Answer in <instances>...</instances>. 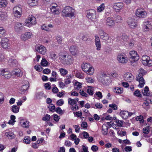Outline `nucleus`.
I'll use <instances>...</instances> for the list:
<instances>
[{
    "instance_id": "f257e3e1",
    "label": "nucleus",
    "mask_w": 152,
    "mask_h": 152,
    "mask_svg": "<svg viewBox=\"0 0 152 152\" xmlns=\"http://www.w3.org/2000/svg\"><path fill=\"white\" fill-rule=\"evenodd\" d=\"M139 72L138 75L136 76V80L139 82V87L141 88L145 84V81L143 78V76L146 74V72L143 69L140 68L139 69Z\"/></svg>"
},
{
    "instance_id": "f03ea898",
    "label": "nucleus",
    "mask_w": 152,
    "mask_h": 152,
    "mask_svg": "<svg viewBox=\"0 0 152 152\" xmlns=\"http://www.w3.org/2000/svg\"><path fill=\"white\" fill-rule=\"evenodd\" d=\"M75 10L72 7L67 6L65 7L62 11L63 16L72 17L75 15Z\"/></svg>"
},
{
    "instance_id": "7ed1b4c3",
    "label": "nucleus",
    "mask_w": 152,
    "mask_h": 152,
    "mask_svg": "<svg viewBox=\"0 0 152 152\" xmlns=\"http://www.w3.org/2000/svg\"><path fill=\"white\" fill-rule=\"evenodd\" d=\"M59 58L62 64L64 65H71L73 62L74 58L71 56L67 57L66 55L61 54L59 55Z\"/></svg>"
},
{
    "instance_id": "20e7f679",
    "label": "nucleus",
    "mask_w": 152,
    "mask_h": 152,
    "mask_svg": "<svg viewBox=\"0 0 152 152\" xmlns=\"http://www.w3.org/2000/svg\"><path fill=\"white\" fill-rule=\"evenodd\" d=\"M98 79L104 85H108L111 81L110 77L103 72H101V75L98 76Z\"/></svg>"
},
{
    "instance_id": "39448f33",
    "label": "nucleus",
    "mask_w": 152,
    "mask_h": 152,
    "mask_svg": "<svg viewBox=\"0 0 152 152\" xmlns=\"http://www.w3.org/2000/svg\"><path fill=\"white\" fill-rule=\"evenodd\" d=\"M81 68L83 70L88 74L92 75L94 73V68L89 64L83 62Z\"/></svg>"
},
{
    "instance_id": "423d86ee",
    "label": "nucleus",
    "mask_w": 152,
    "mask_h": 152,
    "mask_svg": "<svg viewBox=\"0 0 152 152\" xmlns=\"http://www.w3.org/2000/svg\"><path fill=\"white\" fill-rule=\"evenodd\" d=\"M129 55L130 57L129 60L132 63L137 61L139 59V56L138 55L135 51H130L129 52Z\"/></svg>"
},
{
    "instance_id": "0eeeda50",
    "label": "nucleus",
    "mask_w": 152,
    "mask_h": 152,
    "mask_svg": "<svg viewBox=\"0 0 152 152\" xmlns=\"http://www.w3.org/2000/svg\"><path fill=\"white\" fill-rule=\"evenodd\" d=\"M96 11L94 10L90 9L86 12V17L89 19L94 21L96 18Z\"/></svg>"
},
{
    "instance_id": "6e6552de",
    "label": "nucleus",
    "mask_w": 152,
    "mask_h": 152,
    "mask_svg": "<svg viewBox=\"0 0 152 152\" xmlns=\"http://www.w3.org/2000/svg\"><path fill=\"white\" fill-rule=\"evenodd\" d=\"M11 72L6 69H0V75L7 79H9L12 77Z\"/></svg>"
},
{
    "instance_id": "1a4fd4ad",
    "label": "nucleus",
    "mask_w": 152,
    "mask_h": 152,
    "mask_svg": "<svg viewBox=\"0 0 152 152\" xmlns=\"http://www.w3.org/2000/svg\"><path fill=\"white\" fill-rule=\"evenodd\" d=\"M142 63L145 66H152V60L150 59V57L146 55H143L142 58Z\"/></svg>"
},
{
    "instance_id": "9d476101",
    "label": "nucleus",
    "mask_w": 152,
    "mask_h": 152,
    "mask_svg": "<svg viewBox=\"0 0 152 152\" xmlns=\"http://www.w3.org/2000/svg\"><path fill=\"white\" fill-rule=\"evenodd\" d=\"M117 59L118 62L122 64H126L127 62L128 59L124 53H120L118 55Z\"/></svg>"
},
{
    "instance_id": "9b49d317",
    "label": "nucleus",
    "mask_w": 152,
    "mask_h": 152,
    "mask_svg": "<svg viewBox=\"0 0 152 152\" xmlns=\"http://www.w3.org/2000/svg\"><path fill=\"white\" fill-rule=\"evenodd\" d=\"M21 6L20 5L14 7L13 9V13L15 16L20 17L22 13Z\"/></svg>"
},
{
    "instance_id": "f8f14e48",
    "label": "nucleus",
    "mask_w": 152,
    "mask_h": 152,
    "mask_svg": "<svg viewBox=\"0 0 152 152\" xmlns=\"http://www.w3.org/2000/svg\"><path fill=\"white\" fill-rule=\"evenodd\" d=\"M136 15L138 17L144 18L146 17L147 13L143 10L138 9L136 11Z\"/></svg>"
},
{
    "instance_id": "ddd939ff",
    "label": "nucleus",
    "mask_w": 152,
    "mask_h": 152,
    "mask_svg": "<svg viewBox=\"0 0 152 152\" xmlns=\"http://www.w3.org/2000/svg\"><path fill=\"white\" fill-rule=\"evenodd\" d=\"M127 23L129 26L131 28H135L137 26L136 20L133 18H128Z\"/></svg>"
},
{
    "instance_id": "4468645a",
    "label": "nucleus",
    "mask_w": 152,
    "mask_h": 152,
    "mask_svg": "<svg viewBox=\"0 0 152 152\" xmlns=\"http://www.w3.org/2000/svg\"><path fill=\"white\" fill-rule=\"evenodd\" d=\"M33 36V34L31 32H27L23 34L20 36L21 39L24 41H26L31 38Z\"/></svg>"
},
{
    "instance_id": "2eb2a0df",
    "label": "nucleus",
    "mask_w": 152,
    "mask_h": 152,
    "mask_svg": "<svg viewBox=\"0 0 152 152\" xmlns=\"http://www.w3.org/2000/svg\"><path fill=\"white\" fill-rule=\"evenodd\" d=\"M8 39L6 38L2 39L1 42V46L4 49L9 48L10 46V44L8 42Z\"/></svg>"
},
{
    "instance_id": "dca6fc26",
    "label": "nucleus",
    "mask_w": 152,
    "mask_h": 152,
    "mask_svg": "<svg viewBox=\"0 0 152 152\" xmlns=\"http://www.w3.org/2000/svg\"><path fill=\"white\" fill-rule=\"evenodd\" d=\"M36 50L40 54L45 55L47 51L46 48L42 45H39L35 48Z\"/></svg>"
},
{
    "instance_id": "f3484780",
    "label": "nucleus",
    "mask_w": 152,
    "mask_h": 152,
    "mask_svg": "<svg viewBox=\"0 0 152 152\" xmlns=\"http://www.w3.org/2000/svg\"><path fill=\"white\" fill-rule=\"evenodd\" d=\"M19 123L21 126L25 128H28L29 126V122L23 118L20 117L19 118Z\"/></svg>"
},
{
    "instance_id": "a211bd4d",
    "label": "nucleus",
    "mask_w": 152,
    "mask_h": 152,
    "mask_svg": "<svg viewBox=\"0 0 152 152\" xmlns=\"http://www.w3.org/2000/svg\"><path fill=\"white\" fill-rule=\"evenodd\" d=\"M69 50L71 53L75 56H76L78 55L79 52L75 46H71L69 48Z\"/></svg>"
},
{
    "instance_id": "6ab92c4d",
    "label": "nucleus",
    "mask_w": 152,
    "mask_h": 152,
    "mask_svg": "<svg viewBox=\"0 0 152 152\" xmlns=\"http://www.w3.org/2000/svg\"><path fill=\"white\" fill-rule=\"evenodd\" d=\"M124 78L125 80L128 82H131L134 79V77L131 73L127 72L124 75Z\"/></svg>"
},
{
    "instance_id": "aec40b11",
    "label": "nucleus",
    "mask_w": 152,
    "mask_h": 152,
    "mask_svg": "<svg viewBox=\"0 0 152 152\" xmlns=\"http://www.w3.org/2000/svg\"><path fill=\"white\" fill-rule=\"evenodd\" d=\"M12 76H17L18 77L21 76L23 73L20 69H16L13 70L11 72Z\"/></svg>"
},
{
    "instance_id": "412c9836",
    "label": "nucleus",
    "mask_w": 152,
    "mask_h": 152,
    "mask_svg": "<svg viewBox=\"0 0 152 152\" xmlns=\"http://www.w3.org/2000/svg\"><path fill=\"white\" fill-rule=\"evenodd\" d=\"M36 18L33 16H29L28 18L25 20V22L26 23H29L31 25H34L36 24Z\"/></svg>"
},
{
    "instance_id": "4be33fe9",
    "label": "nucleus",
    "mask_w": 152,
    "mask_h": 152,
    "mask_svg": "<svg viewBox=\"0 0 152 152\" xmlns=\"http://www.w3.org/2000/svg\"><path fill=\"white\" fill-rule=\"evenodd\" d=\"M106 25L109 28H112L114 26L115 23L111 17H109L107 19L106 21Z\"/></svg>"
},
{
    "instance_id": "5701e85b",
    "label": "nucleus",
    "mask_w": 152,
    "mask_h": 152,
    "mask_svg": "<svg viewBox=\"0 0 152 152\" xmlns=\"http://www.w3.org/2000/svg\"><path fill=\"white\" fill-rule=\"evenodd\" d=\"M124 7V5L122 3H114L113 5V7L115 11L118 12L120 10L123 9Z\"/></svg>"
},
{
    "instance_id": "b1692460",
    "label": "nucleus",
    "mask_w": 152,
    "mask_h": 152,
    "mask_svg": "<svg viewBox=\"0 0 152 152\" xmlns=\"http://www.w3.org/2000/svg\"><path fill=\"white\" fill-rule=\"evenodd\" d=\"M95 45L96 47V49L98 50H101V45L99 37L97 35L95 36Z\"/></svg>"
},
{
    "instance_id": "393cba45",
    "label": "nucleus",
    "mask_w": 152,
    "mask_h": 152,
    "mask_svg": "<svg viewBox=\"0 0 152 152\" xmlns=\"http://www.w3.org/2000/svg\"><path fill=\"white\" fill-rule=\"evenodd\" d=\"M99 34L101 38L103 40L106 41L108 39L109 36L103 30H100L99 31Z\"/></svg>"
},
{
    "instance_id": "a878e982",
    "label": "nucleus",
    "mask_w": 152,
    "mask_h": 152,
    "mask_svg": "<svg viewBox=\"0 0 152 152\" xmlns=\"http://www.w3.org/2000/svg\"><path fill=\"white\" fill-rule=\"evenodd\" d=\"M74 77V75L72 74H69L66 77V78L64 80V83L67 85L70 84Z\"/></svg>"
},
{
    "instance_id": "bb28decb",
    "label": "nucleus",
    "mask_w": 152,
    "mask_h": 152,
    "mask_svg": "<svg viewBox=\"0 0 152 152\" xmlns=\"http://www.w3.org/2000/svg\"><path fill=\"white\" fill-rule=\"evenodd\" d=\"M18 62L16 60L13 59H10L8 61V64L11 66L15 67L18 65Z\"/></svg>"
},
{
    "instance_id": "cd10ccee",
    "label": "nucleus",
    "mask_w": 152,
    "mask_h": 152,
    "mask_svg": "<svg viewBox=\"0 0 152 152\" xmlns=\"http://www.w3.org/2000/svg\"><path fill=\"white\" fill-rule=\"evenodd\" d=\"M23 28L22 23L17 22L15 23V29L16 31H18L22 29Z\"/></svg>"
},
{
    "instance_id": "c85d7f7f",
    "label": "nucleus",
    "mask_w": 152,
    "mask_h": 152,
    "mask_svg": "<svg viewBox=\"0 0 152 152\" xmlns=\"http://www.w3.org/2000/svg\"><path fill=\"white\" fill-rule=\"evenodd\" d=\"M20 107L15 104L12 105L10 108V110L11 111L15 113H18Z\"/></svg>"
},
{
    "instance_id": "c756f323",
    "label": "nucleus",
    "mask_w": 152,
    "mask_h": 152,
    "mask_svg": "<svg viewBox=\"0 0 152 152\" xmlns=\"http://www.w3.org/2000/svg\"><path fill=\"white\" fill-rule=\"evenodd\" d=\"M78 99H79L77 98H76L74 99L69 98L68 99V104L72 105L76 104L78 101Z\"/></svg>"
},
{
    "instance_id": "7c9ffc66",
    "label": "nucleus",
    "mask_w": 152,
    "mask_h": 152,
    "mask_svg": "<svg viewBox=\"0 0 152 152\" xmlns=\"http://www.w3.org/2000/svg\"><path fill=\"white\" fill-rule=\"evenodd\" d=\"M5 135L9 138L12 139L15 138V135L13 132L11 131H9L5 133Z\"/></svg>"
},
{
    "instance_id": "2f4dec72",
    "label": "nucleus",
    "mask_w": 152,
    "mask_h": 152,
    "mask_svg": "<svg viewBox=\"0 0 152 152\" xmlns=\"http://www.w3.org/2000/svg\"><path fill=\"white\" fill-rule=\"evenodd\" d=\"M7 16V14L6 12L0 10V20H4Z\"/></svg>"
},
{
    "instance_id": "473e14b6",
    "label": "nucleus",
    "mask_w": 152,
    "mask_h": 152,
    "mask_svg": "<svg viewBox=\"0 0 152 152\" xmlns=\"http://www.w3.org/2000/svg\"><path fill=\"white\" fill-rule=\"evenodd\" d=\"M88 88L87 90V93L90 95H92L94 94V89L91 86H88Z\"/></svg>"
},
{
    "instance_id": "72a5a7b5",
    "label": "nucleus",
    "mask_w": 152,
    "mask_h": 152,
    "mask_svg": "<svg viewBox=\"0 0 152 152\" xmlns=\"http://www.w3.org/2000/svg\"><path fill=\"white\" fill-rule=\"evenodd\" d=\"M108 127L106 125L103 124L102 126V132L103 135H106L107 133Z\"/></svg>"
},
{
    "instance_id": "f704fd0d",
    "label": "nucleus",
    "mask_w": 152,
    "mask_h": 152,
    "mask_svg": "<svg viewBox=\"0 0 152 152\" xmlns=\"http://www.w3.org/2000/svg\"><path fill=\"white\" fill-rule=\"evenodd\" d=\"M121 116L124 119H126L128 118V112L125 111H121L120 113Z\"/></svg>"
},
{
    "instance_id": "c9c22d12",
    "label": "nucleus",
    "mask_w": 152,
    "mask_h": 152,
    "mask_svg": "<svg viewBox=\"0 0 152 152\" xmlns=\"http://www.w3.org/2000/svg\"><path fill=\"white\" fill-rule=\"evenodd\" d=\"M28 3L31 6H34L37 5V0H28Z\"/></svg>"
},
{
    "instance_id": "e433bc0d",
    "label": "nucleus",
    "mask_w": 152,
    "mask_h": 152,
    "mask_svg": "<svg viewBox=\"0 0 152 152\" xmlns=\"http://www.w3.org/2000/svg\"><path fill=\"white\" fill-rule=\"evenodd\" d=\"M7 4L6 0H0V7H5L7 6Z\"/></svg>"
},
{
    "instance_id": "4c0bfd02",
    "label": "nucleus",
    "mask_w": 152,
    "mask_h": 152,
    "mask_svg": "<svg viewBox=\"0 0 152 152\" xmlns=\"http://www.w3.org/2000/svg\"><path fill=\"white\" fill-rule=\"evenodd\" d=\"M149 91V89L148 87L147 86H146L145 87L144 89L142 90V92L144 95L149 96V93L148 92Z\"/></svg>"
},
{
    "instance_id": "58836bf2",
    "label": "nucleus",
    "mask_w": 152,
    "mask_h": 152,
    "mask_svg": "<svg viewBox=\"0 0 152 152\" xmlns=\"http://www.w3.org/2000/svg\"><path fill=\"white\" fill-rule=\"evenodd\" d=\"M59 71L61 74L62 76H65L68 73V71L67 70L63 68H60Z\"/></svg>"
},
{
    "instance_id": "ea45409f",
    "label": "nucleus",
    "mask_w": 152,
    "mask_h": 152,
    "mask_svg": "<svg viewBox=\"0 0 152 152\" xmlns=\"http://www.w3.org/2000/svg\"><path fill=\"white\" fill-rule=\"evenodd\" d=\"M114 91L116 93L121 94L123 92V88L121 87H117L114 88Z\"/></svg>"
},
{
    "instance_id": "a19ab883",
    "label": "nucleus",
    "mask_w": 152,
    "mask_h": 152,
    "mask_svg": "<svg viewBox=\"0 0 152 152\" xmlns=\"http://www.w3.org/2000/svg\"><path fill=\"white\" fill-rule=\"evenodd\" d=\"M82 87V84L81 83L78 82H76L75 83L74 86V88L77 90H79Z\"/></svg>"
},
{
    "instance_id": "79ce46f5",
    "label": "nucleus",
    "mask_w": 152,
    "mask_h": 152,
    "mask_svg": "<svg viewBox=\"0 0 152 152\" xmlns=\"http://www.w3.org/2000/svg\"><path fill=\"white\" fill-rule=\"evenodd\" d=\"M49 56L50 58L53 61L56 59L57 57L56 54L53 52L50 53Z\"/></svg>"
},
{
    "instance_id": "37998d69",
    "label": "nucleus",
    "mask_w": 152,
    "mask_h": 152,
    "mask_svg": "<svg viewBox=\"0 0 152 152\" xmlns=\"http://www.w3.org/2000/svg\"><path fill=\"white\" fill-rule=\"evenodd\" d=\"M48 62L47 60L44 58H43L41 61V65L43 66H47Z\"/></svg>"
},
{
    "instance_id": "c03bdc74",
    "label": "nucleus",
    "mask_w": 152,
    "mask_h": 152,
    "mask_svg": "<svg viewBox=\"0 0 152 152\" xmlns=\"http://www.w3.org/2000/svg\"><path fill=\"white\" fill-rule=\"evenodd\" d=\"M24 143L26 144H29L31 142V138L29 136H26L24 137L23 140Z\"/></svg>"
},
{
    "instance_id": "a18cd8bd",
    "label": "nucleus",
    "mask_w": 152,
    "mask_h": 152,
    "mask_svg": "<svg viewBox=\"0 0 152 152\" xmlns=\"http://www.w3.org/2000/svg\"><path fill=\"white\" fill-rule=\"evenodd\" d=\"M43 96L44 93L42 92H38L36 94V96L38 99H41Z\"/></svg>"
},
{
    "instance_id": "49530a36",
    "label": "nucleus",
    "mask_w": 152,
    "mask_h": 152,
    "mask_svg": "<svg viewBox=\"0 0 152 152\" xmlns=\"http://www.w3.org/2000/svg\"><path fill=\"white\" fill-rule=\"evenodd\" d=\"M104 8V4H102L98 7L97 9V11L98 12H100L103 10Z\"/></svg>"
},
{
    "instance_id": "de8ad7c7",
    "label": "nucleus",
    "mask_w": 152,
    "mask_h": 152,
    "mask_svg": "<svg viewBox=\"0 0 152 152\" xmlns=\"http://www.w3.org/2000/svg\"><path fill=\"white\" fill-rule=\"evenodd\" d=\"M48 107L50 111L53 112L55 111V107L53 104H50Z\"/></svg>"
},
{
    "instance_id": "09e8293b",
    "label": "nucleus",
    "mask_w": 152,
    "mask_h": 152,
    "mask_svg": "<svg viewBox=\"0 0 152 152\" xmlns=\"http://www.w3.org/2000/svg\"><path fill=\"white\" fill-rule=\"evenodd\" d=\"M50 118V116L48 114H46L45 116L43 117L42 118V120L46 121H49Z\"/></svg>"
},
{
    "instance_id": "8fccbe9b",
    "label": "nucleus",
    "mask_w": 152,
    "mask_h": 152,
    "mask_svg": "<svg viewBox=\"0 0 152 152\" xmlns=\"http://www.w3.org/2000/svg\"><path fill=\"white\" fill-rule=\"evenodd\" d=\"M56 40L59 44H61L63 41L62 37L60 35L57 36L56 37Z\"/></svg>"
},
{
    "instance_id": "3c124183",
    "label": "nucleus",
    "mask_w": 152,
    "mask_h": 152,
    "mask_svg": "<svg viewBox=\"0 0 152 152\" xmlns=\"http://www.w3.org/2000/svg\"><path fill=\"white\" fill-rule=\"evenodd\" d=\"M5 30L3 27H0V38L4 35Z\"/></svg>"
},
{
    "instance_id": "603ef678",
    "label": "nucleus",
    "mask_w": 152,
    "mask_h": 152,
    "mask_svg": "<svg viewBox=\"0 0 152 152\" xmlns=\"http://www.w3.org/2000/svg\"><path fill=\"white\" fill-rule=\"evenodd\" d=\"M136 120L137 121H139L141 123H143L144 122L143 117L142 115L137 116L136 118Z\"/></svg>"
},
{
    "instance_id": "864d4df0",
    "label": "nucleus",
    "mask_w": 152,
    "mask_h": 152,
    "mask_svg": "<svg viewBox=\"0 0 152 152\" xmlns=\"http://www.w3.org/2000/svg\"><path fill=\"white\" fill-rule=\"evenodd\" d=\"M4 99V96L3 94L0 91V103H3Z\"/></svg>"
},
{
    "instance_id": "5fc2aeb1",
    "label": "nucleus",
    "mask_w": 152,
    "mask_h": 152,
    "mask_svg": "<svg viewBox=\"0 0 152 152\" xmlns=\"http://www.w3.org/2000/svg\"><path fill=\"white\" fill-rule=\"evenodd\" d=\"M134 94L135 96L139 97H140L142 96V95L140 94V92L138 89L135 91L134 93Z\"/></svg>"
},
{
    "instance_id": "6e6d98bb",
    "label": "nucleus",
    "mask_w": 152,
    "mask_h": 152,
    "mask_svg": "<svg viewBox=\"0 0 152 152\" xmlns=\"http://www.w3.org/2000/svg\"><path fill=\"white\" fill-rule=\"evenodd\" d=\"M55 111L61 115H62L63 112L62 110L59 107H57Z\"/></svg>"
},
{
    "instance_id": "4d7b16f0",
    "label": "nucleus",
    "mask_w": 152,
    "mask_h": 152,
    "mask_svg": "<svg viewBox=\"0 0 152 152\" xmlns=\"http://www.w3.org/2000/svg\"><path fill=\"white\" fill-rule=\"evenodd\" d=\"M74 114L75 117H81L82 115V113L80 111L74 112Z\"/></svg>"
},
{
    "instance_id": "13d9d810",
    "label": "nucleus",
    "mask_w": 152,
    "mask_h": 152,
    "mask_svg": "<svg viewBox=\"0 0 152 152\" xmlns=\"http://www.w3.org/2000/svg\"><path fill=\"white\" fill-rule=\"evenodd\" d=\"M64 100L62 99H60L57 101L56 104L58 105L61 106L64 104Z\"/></svg>"
},
{
    "instance_id": "bf43d9fd",
    "label": "nucleus",
    "mask_w": 152,
    "mask_h": 152,
    "mask_svg": "<svg viewBox=\"0 0 152 152\" xmlns=\"http://www.w3.org/2000/svg\"><path fill=\"white\" fill-rule=\"evenodd\" d=\"M79 93L80 94L83 96L87 97L88 96L87 94L83 90H80Z\"/></svg>"
},
{
    "instance_id": "052dcab7",
    "label": "nucleus",
    "mask_w": 152,
    "mask_h": 152,
    "mask_svg": "<svg viewBox=\"0 0 152 152\" xmlns=\"http://www.w3.org/2000/svg\"><path fill=\"white\" fill-rule=\"evenodd\" d=\"M50 10L54 14L57 15L59 13L58 10H57L56 8H53L50 9Z\"/></svg>"
},
{
    "instance_id": "680f3d73",
    "label": "nucleus",
    "mask_w": 152,
    "mask_h": 152,
    "mask_svg": "<svg viewBox=\"0 0 152 152\" xmlns=\"http://www.w3.org/2000/svg\"><path fill=\"white\" fill-rule=\"evenodd\" d=\"M83 152H89L88 151V147L84 145H82V146Z\"/></svg>"
},
{
    "instance_id": "e2e57ef3",
    "label": "nucleus",
    "mask_w": 152,
    "mask_h": 152,
    "mask_svg": "<svg viewBox=\"0 0 152 152\" xmlns=\"http://www.w3.org/2000/svg\"><path fill=\"white\" fill-rule=\"evenodd\" d=\"M85 79L86 81L88 83H92L94 81L93 80L91 77H87L85 78Z\"/></svg>"
},
{
    "instance_id": "0e129e2a",
    "label": "nucleus",
    "mask_w": 152,
    "mask_h": 152,
    "mask_svg": "<svg viewBox=\"0 0 152 152\" xmlns=\"http://www.w3.org/2000/svg\"><path fill=\"white\" fill-rule=\"evenodd\" d=\"M53 115L54 120L56 122L58 121L60 118V117L56 114H53Z\"/></svg>"
},
{
    "instance_id": "69168bd1",
    "label": "nucleus",
    "mask_w": 152,
    "mask_h": 152,
    "mask_svg": "<svg viewBox=\"0 0 152 152\" xmlns=\"http://www.w3.org/2000/svg\"><path fill=\"white\" fill-rule=\"evenodd\" d=\"M116 122L117 123L118 126H122L123 125V122L122 121L116 119Z\"/></svg>"
},
{
    "instance_id": "338daca9",
    "label": "nucleus",
    "mask_w": 152,
    "mask_h": 152,
    "mask_svg": "<svg viewBox=\"0 0 152 152\" xmlns=\"http://www.w3.org/2000/svg\"><path fill=\"white\" fill-rule=\"evenodd\" d=\"M41 28L42 30H44L47 31H50L49 28H48V26H46L45 25H43L41 26Z\"/></svg>"
},
{
    "instance_id": "774afa93",
    "label": "nucleus",
    "mask_w": 152,
    "mask_h": 152,
    "mask_svg": "<svg viewBox=\"0 0 152 152\" xmlns=\"http://www.w3.org/2000/svg\"><path fill=\"white\" fill-rule=\"evenodd\" d=\"M95 106L96 108L101 109L102 107V104L99 103H96L95 104Z\"/></svg>"
}]
</instances>
